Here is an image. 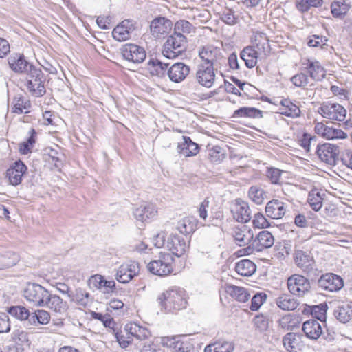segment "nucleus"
Returning <instances> with one entry per match:
<instances>
[{
	"instance_id": "nucleus-17",
	"label": "nucleus",
	"mask_w": 352,
	"mask_h": 352,
	"mask_svg": "<svg viewBox=\"0 0 352 352\" xmlns=\"http://www.w3.org/2000/svg\"><path fill=\"white\" fill-rule=\"evenodd\" d=\"M135 30V23L133 20L125 19L113 29L112 36L118 41H124L131 38Z\"/></svg>"
},
{
	"instance_id": "nucleus-45",
	"label": "nucleus",
	"mask_w": 352,
	"mask_h": 352,
	"mask_svg": "<svg viewBox=\"0 0 352 352\" xmlns=\"http://www.w3.org/2000/svg\"><path fill=\"white\" fill-rule=\"evenodd\" d=\"M51 319L50 314L48 311L44 309H38L34 312V315L30 316V322L32 324H47L50 322Z\"/></svg>"
},
{
	"instance_id": "nucleus-26",
	"label": "nucleus",
	"mask_w": 352,
	"mask_h": 352,
	"mask_svg": "<svg viewBox=\"0 0 352 352\" xmlns=\"http://www.w3.org/2000/svg\"><path fill=\"white\" fill-rule=\"evenodd\" d=\"M44 304L45 305H43L42 307H47L54 312L59 314L65 313L68 308L66 301H63V300L58 295L52 294L50 292L49 296L47 297Z\"/></svg>"
},
{
	"instance_id": "nucleus-29",
	"label": "nucleus",
	"mask_w": 352,
	"mask_h": 352,
	"mask_svg": "<svg viewBox=\"0 0 352 352\" xmlns=\"http://www.w3.org/2000/svg\"><path fill=\"white\" fill-rule=\"evenodd\" d=\"M234 219L238 222L246 223L251 219V212L248 204L245 201H237L232 210Z\"/></svg>"
},
{
	"instance_id": "nucleus-25",
	"label": "nucleus",
	"mask_w": 352,
	"mask_h": 352,
	"mask_svg": "<svg viewBox=\"0 0 352 352\" xmlns=\"http://www.w3.org/2000/svg\"><path fill=\"white\" fill-rule=\"evenodd\" d=\"M177 150L179 154L185 157L195 156L199 153V146L187 136H182L178 142Z\"/></svg>"
},
{
	"instance_id": "nucleus-22",
	"label": "nucleus",
	"mask_w": 352,
	"mask_h": 352,
	"mask_svg": "<svg viewBox=\"0 0 352 352\" xmlns=\"http://www.w3.org/2000/svg\"><path fill=\"white\" fill-rule=\"evenodd\" d=\"M167 248L172 254L180 257L186 252L188 245L182 237L172 234L168 239Z\"/></svg>"
},
{
	"instance_id": "nucleus-53",
	"label": "nucleus",
	"mask_w": 352,
	"mask_h": 352,
	"mask_svg": "<svg viewBox=\"0 0 352 352\" xmlns=\"http://www.w3.org/2000/svg\"><path fill=\"white\" fill-rule=\"evenodd\" d=\"M291 82L298 87L305 88L309 84V79L306 73L300 72L292 77Z\"/></svg>"
},
{
	"instance_id": "nucleus-16",
	"label": "nucleus",
	"mask_w": 352,
	"mask_h": 352,
	"mask_svg": "<svg viewBox=\"0 0 352 352\" xmlns=\"http://www.w3.org/2000/svg\"><path fill=\"white\" fill-rule=\"evenodd\" d=\"M8 62L10 69L15 73L26 74L34 67L28 62L23 54L16 53L9 56Z\"/></svg>"
},
{
	"instance_id": "nucleus-12",
	"label": "nucleus",
	"mask_w": 352,
	"mask_h": 352,
	"mask_svg": "<svg viewBox=\"0 0 352 352\" xmlns=\"http://www.w3.org/2000/svg\"><path fill=\"white\" fill-rule=\"evenodd\" d=\"M318 283L319 287L322 289L331 292H338L344 286V280L342 277L333 273L322 275Z\"/></svg>"
},
{
	"instance_id": "nucleus-23",
	"label": "nucleus",
	"mask_w": 352,
	"mask_h": 352,
	"mask_svg": "<svg viewBox=\"0 0 352 352\" xmlns=\"http://www.w3.org/2000/svg\"><path fill=\"white\" fill-rule=\"evenodd\" d=\"M26 170L27 167L23 162L21 160L16 161L6 172L7 177L10 184L13 186L19 184Z\"/></svg>"
},
{
	"instance_id": "nucleus-63",
	"label": "nucleus",
	"mask_w": 352,
	"mask_h": 352,
	"mask_svg": "<svg viewBox=\"0 0 352 352\" xmlns=\"http://www.w3.org/2000/svg\"><path fill=\"white\" fill-rule=\"evenodd\" d=\"M61 154L55 149H50L48 153V162L54 164L56 168H60L62 166Z\"/></svg>"
},
{
	"instance_id": "nucleus-39",
	"label": "nucleus",
	"mask_w": 352,
	"mask_h": 352,
	"mask_svg": "<svg viewBox=\"0 0 352 352\" xmlns=\"http://www.w3.org/2000/svg\"><path fill=\"white\" fill-rule=\"evenodd\" d=\"M234 344L232 342L219 341L206 346L204 352H232Z\"/></svg>"
},
{
	"instance_id": "nucleus-46",
	"label": "nucleus",
	"mask_w": 352,
	"mask_h": 352,
	"mask_svg": "<svg viewBox=\"0 0 352 352\" xmlns=\"http://www.w3.org/2000/svg\"><path fill=\"white\" fill-rule=\"evenodd\" d=\"M7 312L19 320H26L30 317V311L23 306H11L7 308Z\"/></svg>"
},
{
	"instance_id": "nucleus-14",
	"label": "nucleus",
	"mask_w": 352,
	"mask_h": 352,
	"mask_svg": "<svg viewBox=\"0 0 352 352\" xmlns=\"http://www.w3.org/2000/svg\"><path fill=\"white\" fill-rule=\"evenodd\" d=\"M294 260L298 267L309 274L314 269L315 261L308 250H297L294 255Z\"/></svg>"
},
{
	"instance_id": "nucleus-55",
	"label": "nucleus",
	"mask_w": 352,
	"mask_h": 352,
	"mask_svg": "<svg viewBox=\"0 0 352 352\" xmlns=\"http://www.w3.org/2000/svg\"><path fill=\"white\" fill-rule=\"evenodd\" d=\"M283 171L277 168L270 167L267 168L266 176L273 184L280 183V176Z\"/></svg>"
},
{
	"instance_id": "nucleus-51",
	"label": "nucleus",
	"mask_w": 352,
	"mask_h": 352,
	"mask_svg": "<svg viewBox=\"0 0 352 352\" xmlns=\"http://www.w3.org/2000/svg\"><path fill=\"white\" fill-rule=\"evenodd\" d=\"M317 138L313 136L309 133H305L299 140L300 145L307 151L309 152L311 150L312 145L316 144Z\"/></svg>"
},
{
	"instance_id": "nucleus-42",
	"label": "nucleus",
	"mask_w": 352,
	"mask_h": 352,
	"mask_svg": "<svg viewBox=\"0 0 352 352\" xmlns=\"http://www.w3.org/2000/svg\"><path fill=\"white\" fill-rule=\"evenodd\" d=\"M71 301L74 302L76 305L85 307L89 302V294L81 289H76L74 294H69Z\"/></svg>"
},
{
	"instance_id": "nucleus-34",
	"label": "nucleus",
	"mask_w": 352,
	"mask_h": 352,
	"mask_svg": "<svg viewBox=\"0 0 352 352\" xmlns=\"http://www.w3.org/2000/svg\"><path fill=\"white\" fill-rule=\"evenodd\" d=\"M168 67V64L164 63L157 58L151 59L148 63V68L151 74L160 78L167 75Z\"/></svg>"
},
{
	"instance_id": "nucleus-19",
	"label": "nucleus",
	"mask_w": 352,
	"mask_h": 352,
	"mask_svg": "<svg viewBox=\"0 0 352 352\" xmlns=\"http://www.w3.org/2000/svg\"><path fill=\"white\" fill-rule=\"evenodd\" d=\"M302 336L300 333L289 332L283 337V344L288 352H301L304 347L302 340Z\"/></svg>"
},
{
	"instance_id": "nucleus-35",
	"label": "nucleus",
	"mask_w": 352,
	"mask_h": 352,
	"mask_svg": "<svg viewBox=\"0 0 352 352\" xmlns=\"http://www.w3.org/2000/svg\"><path fill=\"white\" fill-rule=\"evenodd\" d=\"M256 270V265L249 259H242L235 265L236 272L242 276H250Z\"/></svg>"
},
{
	"instance_id": "nucleus-6",
	"label": "nucleus",
	"mask_w": 352,
	"mask_h": 352,
	"mask_svg": "<svg viewBox=\"0 0 352 352\" xmlns=\"http://www.w3.org/2000/svg\"><path fill=\"white\" fill-rule=\"evenodd\" d=\"M49 291L44 287L37 283H29L27 284L24 291L23 296L33 305L42 307L47 297L49 296Z\"/></svg>"
},
{
	"instance_id": "nucleus-60",
	"label": "nucleus",
	"mask_w": 352,
	"mask_h": 352,
	"mask_svg": "<svg viewBox=\"0 0 352 352\" xmlns=\"http://www.w3.org/2000/svg\"><path fill=\"white\" fill-rule=\"evenodd\" d=\"M253 322L255 327L261 332L267 330L268 328V319L263 314L256 316Z\"/></svg>"
},
{
	"instance_id": "nucleus-52",
	"label": "nucleus",
	"mask_w": 352,
	"mask_h": 352,
	"mask_svg": "<svg viewBox=\"0 0 352 352\" xmlns=\"http://www.w3.org/2000/svg\"><path fill=\"white\" fill-rule=\"evenodd\" d=\"M264 191L257 186H252L248 192V196L255 204H261L264 200Z\"/></svg>"
},
{
	"instance_id": "nucleus-59",
	"label": "nucleus",
	"mask_w": 352,
	"mask_h": 352,
	"mask_svg": "<svg viewBox=\"0 0 352 352\" xmlns=\"http://www.w3.org/2000/svg\"><path fill=\"white\" fill-rule=\"evenodd\" d=\"M254 47L256 49V50L259 52L258 53V55L261 58H265L270 53V44L268 43V41L267 40H265L263 42H258V43H256V46Z\"/></svg>"
},
{
	"instance_id": "nucleus-21",
	"label": "nucleus",
	"mask_w": 352,
	"mask_h": 352,
	"mask_svg": "<svg viewBox=\"0 0 352 352\" xmlns=\"http://www.w3.org/2000/svg\"><path fill=\"white\" fill-rule=\"evenodd\" d=\"M157 210L153 204L141 205L133 210L135 219L142 223L147 222L157 216Z\"/></svg>"
},
{
	"instance_id": "nucleus-27",
	"label": "nucleus",
	"mask_w": 352,
	"mask_h": 352,
	"mask_svg": "<svg viewBox=\"0 0 352 352\" xmlns=\"http://www.w3.org/2000/svg\"><path fill=\"white\" fill-rule=\"evenodd\" d=\"M274 243V236L270 232L267 230L261 231L256 238L253 239V245L256 247V250L258 252L271 248Z\"/></svg>"
},
{
	"instance_id": "nucleus-32",
	"label": "nucleus",
	"mask_w": 352,
	"mask_h": 352,
	"mask_svg": "<svg viewBox=\"0 0 352 352\" xmlns=\"http://www.w3.org/2000/svg\"><path fill=\"white\" fill-rule=\"evenodd\" d=\"M259 53L253 46H248L245 47L240 53V57L245 63L248 68H253L257 63V59L260 58L258 55Z\"/></svg>"
},
{
	"instance_id": "nucleus-38",
	"label": "nucleus",
	"mask_w": 352,
	"mask_h": 352,
	"mask_svg": "<svg viewBox=\"0 0 352 352\" xmlns=\"http://www.w3.org/2000/svg\"><path fill=\"white\" fill-rule=\"evenodd\" d=\"M277 306L285 311L294 310L298 305V301L290 295L283 294L276 300Z\"/></svg>"
},
{
	"instance_id": "nucleus-48",
	"label": "nucleus",
	"mask_w": 352,
	"mask_h": 352,
	"mask_svg": "<svg viewBox=\"0 0 352 352\" xmlns=\"http://www.w3.org/2000/svg\"><path fill=\"white\" fill-rule=\"evenodd\" d=\"M31 107L30 101L23 97L14 98L13 112L17 114L27 113Z\"/></svg>"
},
{
	"instance_id": "nucleus-3",
	"label": "nucleus",
	"mask_w": 352,
	"mask_h": 352,
	"mask_svg": "<svg viewBox=\"0 0 352 352\" xmlns=\"http://www.w3.org/2000/svg\"><path fill=\"white\" fill-rule=\"evenodd\" d=\"M26 74L25 87L27 90L35 97H41L45 92L44 74L39 68L34 66Z\"/></svg>"
},
{
	"instance_id": "nucleus-8",
	"label": "nucleus",
	"mask_w": 352,
	"mask_h": 352,
	"mask_svg": "<svg viewBox=\"0 0 352 352\" xmlns=\"http://www.w3.org/2000/svg\"><path fill=\"white\" fill-rule=\"evenodd\" d=\"M318 112L324 118L337 121H344L346 116V110L338 103L323 102Z\"/></svg>"
},
{
	"instance_id": "nucleus-1",
	"label": "nucleus",
	"mask_w": 352,
	"mask_h": 352,
	"mask_svg": "<svg viewBox=\"0 0 352 352\" xmlns=\"http://www.w3.org/2000/svg\"><path fill=\"white\" fill-rule=\"evenodd\" d=\"M186 292L180 287H171L157 297L162 309L166 312H173L186 308L187 300Z\"/></svg>"
},
{
	"instance_id": "nucleus-20",
	"label": "nucleus",
	"mask_w": 352,
	"mask_h": 352,
	"mask_svg": "<svg viewBox=\"0 0 352 352\" xmlns=\"http://www.w3.org/2000/svg\"><path fill=\"white\" fill-rule=\"evenodd\" d=\"M287 204L279 199H272L265 206L266 215L273 219H281L287 210Z\"/></svg>"
},
{
	"instance_id": "nucleus-2",
	"label": "nucleus",
	"mask_w": 352,
	"mask_h": 352,
	"mask_svg": "<svg viewBox=\"0 0 352 352\" xmlns=\"http://www.w3.org/2000/svg\"><path fill=\"white\" fill-rule=\"evenodd\" d=\"M198 54L200 58L199 64L216 67L220 71L227 65V58L219 47L205 45L199 47Z\"/></svg>"
},
{
	"instance_id": "nucleus-58",
	"label": "nucleus",
	"mask_w": 352,
	"mask_h": 352,
	"mask_svg": "<svg viewBox=\"0 0 352 352\" xmlns=\"http://www.w3.org/2000/svg\"><path fill=\"white\" fill-rule=\"evenodd\" d=\"M221 19L226 24L233 25L237 23V17L234 15V12L231 9L225 10L221 15Z\"/></svg>"
},
{
	"instance_id": "nucleus-7",
	"label": "nucleus",
	"mask_w": 352,
	"mask_h": 352,
	"mask_svg": "<svg viewBox=\"0 0 352 352\" xmlns=\"http://www.w3.org/2000/svg\"><path fill=\"white\" fill-rule=\"evenodd\" d=\"M287 283L290 293L296 296L302 298L311 292L309 279L302 275H292L288 278Z\"/></svg>"
},
{
	"instance_id": "nucleus-61",
	"label": "nucleus",
	"mask_w": 352,
	"mask_h": 352,
	"mask_svg": "<svg viewBox=\"0 0 352 352\" xmlns=\"http://www.w3.org/2000/svg\"><path fill=\"white\" fill-rule=\"evenodd\" d=\"M12 256L13 258L11 259L6 255L0 256V270L11 267L16 264L18 261L17 256L14 254H13Z\"/></svg>"
},
{
	"instance_id": "nucleus-15",
	"label": "nucleus",
	"mask_w": 352,
	"mask_h": 352,
	"mask_svg": "<svg viewBox=\"0 0 352 352\" xmlns=\"http://www.w3.org/2000/svg\"><path fill=\"white\" fill-rule=\"evenodd\" d=\"M172 26L173 23L170 20L163 16H157L151 22V33L154 37L160 38L167 34Z\"/></svg>"
},
{
	"instance_id": "nucleus-40",
	"label": "nucleus",
	"mask_w": 352,
	"mask_h": 352,
	"mask_svg": "<svg viewBox=\"0 0 352 352\" xmlns=\"http://www.w3.org/2000/svg\"><path fill=\"white\" fill-rule=\"evenodd\" d=\"M234 117L237 118H263V111L254 107H241L234 112Z\"/></svg>"
},
{
	"instance_id": "nucleus-28",
	"label": "nucleus",
	"mask_w": 352,
	"mask_h": 352,
	"mask_svg": "<svg viewBox=\"0 0 352 352\" xmlns=\"http://www.w3.org/2000/svg\"><path fill=\"white\" fill-rule=\"evenodd\" d=\"M302 331L311 340H317L324 333L322 324L318 320L305 321L302 324Z\"/></svg>"
},
{
	"instance_id": "nucleus-11",
	"label": "nucleus",
	"mask_w": 352,
	"mask_h": 352,
	"mask_svg": "<svg viewBox=\"0 0 352 352\" xmlns=\"http://www.w3.org/2000/svg\"><path fill=\"white\" fill-rule=\"evenodd\" d=\"M316 154L321 161L329 165H335L338 159L339 148L338 146L329 143L317 144Z\"/></svg>"
},
{
	"instance_id": "nucleus-44",
	"label": "nucleus",
	"mask_w": 352,
	"mask_h": 352,
	"mask_svg": "<svg viewBox=\"0 0 352 352\" xmlns=\"http://www.w3.org/2000/svg\"><path fill=\"white\" fill-rule=\"evenodd\" d=\"M334 316L340 322L346 323L352 318V309L349 305L339 306L335 309Z\"/></svg>"
},
{
	"instance_id": "nucleus-50",
	"label": "nucleus",
	"mask_w": 352,
	"mask_h": 352,
	"mask_svg": "<svg viewBox=\"0 0 352 352\" xmlns=\"http://www.w3.org/2000/svg\"><path fill=\"white\" fill-rule=\"evenodd\" d=\"M192 29V24L186 20H179L177 21L174 26V32L175 34H190Z\"/></svg>"
},
{
	"instance_id": "nucleus-31",
	"label": "nucleus",
	"mask_w": 352,
	"mask_h": 352,
	"mask_svg": "<svg viewBox=\"0 0 352 352\" xmlns=\"http://www.w3.org/2000/svg\"><path fill=\"white\" fill-rule=\"evenodd\" d=\"M227 294L230 295L236 300L245 302L250 298V294L248 290L242 287H239L233 285H227L225 287Z\"/></svg>"
},
{
	"instance_id": "nucleus-41",
	"label": "nucleus",
	"mask_w": 352,
	"mask_h": 352,
	"mask_svg": "<svg viewBox=\"0 0 352 352\" xmlns=\"http://www.w3.org/2000/svg\"><path fill=\"white\" fill-rule=\"evenodd\" d=\"M10 340L19 347L30 344L28 333L22 329H14L11 334Z\"/></svg>"
},
{
	"instance_id": "nucleus-43",
	"label": "nucleus",
	"mask_w": 352,
	"mask_h": 352,
	"mask_svg": "<svg viewBox=\"0 0 352 352\" xmlns=\"http://www.w3.org/2000/svg\"><path fill=\"white\" fill-rule=\"evenodd\" d=\"M349 8V5L342 0L334 1L331 6V13L336 18L341 19L344 16Z\"/></svg>"
},
{
	"instance_id": "nucleus-62",
	"label": "nucleus",
	"mask_w": 352,
	"mask_h": 352,
	"mask_svg": "<svg viewBox=\"0 0 352 352\" xmlns=\"http://www.w3.org/2000/svg\"><path fill=\"white\" fill-rule=\"evenodd\" d=\"M224 158L219 146H214L209 151V159L213 163H219Z\"/></svg>"
},
{
	"instance_id": "nucleus-5",
	"label": "nucleus",
	"mask_w": 352,
	"mask_h": 352,
	"mask_svg": "<svg viewBox=\"0 0 352 352\" xmlns=\"http://www.w3.org/2000/svg\"><path fill=\"white\" fill-rule=\"evenodd\" d=\"M174 259L170 253H160L157 259L151 261L147 265L148 271L159 276H166L173 271Z\"/></svg>"
},
{
	"instance_id": "nucleus-18",
	"label": "nucleus",
	"mask_w": 352,
	"mask_h": 352,
	"mask_svg": "<svg viewBox=\"0 0 352 352\" xmlns=\"http://www.w3.org/2000/svg\"><path fill=\"white\" fill-rule=\"evenodd\" d=\"M190 67L184 63L178 62L172 65L168 69L167 76L170 81L179 83L184 81L189 75Z\"/></svg>"
},
{
	"instance_id": "nucleus-4",
	"label": "nucleus",
	"mask_w": 352,
	"mask_h": 352,
	"mask_svg": "<svg viewBox=\"0 0 352 352\" xmlns=\"http://www.w3.org/2000/svg\"><path fill=\"white\" fill-rule=\"evenodd\" d=\"M186 43L187 39L184 35L173 33L165 42L162 54L168 58H174L186 51Z\"/></svg>"
},
{
	"instance_id": "nucleus-13",
	"label": "nucleus",
	"mask_w": 352,
	"mask_h": 352,
	"mask_svg": "<svg viewBox=\"0 0 352 352\" xmlns=\"http://www.w3.org/2000/svg\"><path fill=\"white\" fill-rule=\"evenodd\" d=\"M123 58L133 63H142L146 58V52L142 47L133 43H126L121 48Z\"/></svg>"
},
{
	"instance_id": "nucleus-54",
	"label": "nucleus",
	"mask_w": 352,
	"mask_h": 352,
	"mask_svg": "<svg viewBox=\"0 0 352 352\" xmlns=\"http://www.w3.org/2000/svg\"><path fill=\"white\" fill-rule=\"evenodd\" d=\"M267 295L265 293H257L253 296L251 300L250 309L252 311H257L261 305L265 302Z\"/></svg>"
},
{
	"instance_id": "nucleus-33",
	"label": "nucleus",
	"mask_w": 352,
	"mask_h": 352,
	"mask_svg": "<svg viewBox=\"0 0 352 352\" xmlns=\"http://www.w3.org/2000/svg\"><path fill=\"white\" fill-rule=\"evenodd\" d=\"M197 221L193 217H185L177 222L176 229L185 235L194 232L197 228Z\"/></svg>"
},
{
	"instance_id": "nucleus-57",
	"label": "nucleus",
	"mask_w": 352,
	"mask_h": 352,
	"mask_svg": "<svg viewBox=\"0 0 352 352\" xmlns=\"http://www.w3.org/2000/svg\"><path fill=\"white\" fill-rule=\"evenodd\" d=\"M115 336L117 342L119 343L120 346L122 348H126L133 341V338L130 335H123L122 332H119L116 331L115 329V332H112Z\"/></svg>"
},
{
	"instance_id": "nucleus-10",
	"label": "nucleus",
	"mask_w": 352,
	"mask_h": 352,
	"mask_svg": "<svg viewBox=\"0 0 352 352\" xmlns=\"http://www.w3.org/2000/svg\"><path fill=\"white\" fill-rule=\"evenodd\" d=\"M140 272L139 263L129 261L121 265L117 270L115 277L121 283H128Z\"/></svg>"
},
{
	"instance_id": "nucleus-30",
	"label": "nucleus",
	"mask_w": 352,
	"mask_h": 352,
	"mask_svg": "<svg viewBox=\"0 0 352 352\" xmlns=\"http://www.w3.org/2000/svg\"><path fill=\"white\" fill-rule=\"evenodd\" d=\"M125 331L127 335L134 337L139 340H143L150 336V331L145 327H141L137 323H130L125 325Z\"/></svg>"
},
{
	"instance_id": "nucleus-56",
	"label": "nucleus",
	"mask_w": 352,
	"mask_h": 352,
	"mask_svg": "<svg viewBox=\"0 0 352 352\" xmlns=\"http://www.w3.org/2000/svg\"><path fill=\"white\" fill-rule=\"evenodd\" d=\"M104 277L100 274L91 276L88 280V285L91 289H102Z\"/></svg>"
},
{
	"instance_id": "nucleus-64",
	"label": "nucleus",
	"mask_w": 352,
	"mask_h": 352,
	"mask_svg": "<svg viewBox=\"0 0 352 352\" xmlns=\"http://www.w3.org/2000/svg\"><path fill=\"white\" fill-rule=\"evenodd\" d=\"M253 225L256 228H268L270 225L264 215L260 212L254 214L253 219Z\"/></svg>"
},
{
	"instance_id": "nucleus-36",
	"label": "nucleus",
	"mask_w": 352,
	"mask_h": 352,
	"mask_svg": "<svg viewBox=\"0 0 352 352\" xmlns=\"http://www.w3.org/2000/svg\"><path fill=\"white\" fill-rule=\"evenodd\" d=\"M281 105L280 113L284 116L292 118L300 116V110L299 107L291 102L289 99H282L280 102Z\"/></svg>"
},
{
	"instance_id": "nucleus-24",
	"label": "nucleus",
	"mask_w": 352,
	"mask_h": 352,
	"mask_svg": "<svg viewBox=\"0 0 352 352\" xmlns=\"http://www.w3.org/2000/svg\"><path fill=\"white\" fill-rule=\"evenodd\" d=\"M232 236L239 246L248 245L254 239L253 231L246 226L234 228Z\"/></svg>"
},
{
	"instance_id": "nucleus-47",
	"label": "nucleus",
	"mask_w": 352,
	"mask_h": 352,
	"mask_svg": "<svg viewBox=\"0 0 352 352\" xmlns=\"http://www.w3.org/2000/svg\"><path fill=\"white\" fill-rule=\"evenodd\" d=\"M322 200L323 198L317 189H314L309 192L307 201L314 210L318 211L320 210L322 206Z\"/></svg>"
},
{
	"instance_id": "nucleus-49",
	"label": "nucleus",
	"mask_w": 352,
	"mask_h": 352,
	"mask_svg": "<svg viewBox=\"0 0 352 352\" xmlns=\"http://www.w3.org/2000/svg\"><path fill=\"white\" fill-rule=\"evenodd\" d=\"M91 316L93 318L101 321L105 327L110 329V331L115 332L114 325L116 324V322L109 315H103L101 313L92 311Z\"/></svg>"
},
{
	"instance_id": "nucleus-37",
	"label": "nucleus",
	"mask_w": 352,
	"mask_h": 352,
	"mask_svg": "<svg viewBox=\"0 0 352 352\" xmlns=\"http://www.w3.org/2000/svg\"><path fill=\"white\" fill-rule=\"evenodd\" d=\"M305 69L314 80H321L325 76L324 70L318 61L308 60Z\"/></svg>"
},
{
	"instance_id": "nucleus-9",
	"label": "nucleus",
	"mask_w": 352,
	"mask_h": 352,
	"mask_svg": "<svg viewBox=\"0 0 352 352\" xmlns=\"http://www.w3.org/2000/svg\"><path fill=\"white\" fill-rule=\"evenodd\" d=\"M219 69L216 67L197 64L195 74L197 82L201 86L206 88H210L213 86L215 81V72Z\"/></svg>"
}]
</instances>
